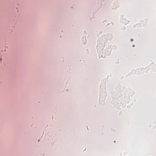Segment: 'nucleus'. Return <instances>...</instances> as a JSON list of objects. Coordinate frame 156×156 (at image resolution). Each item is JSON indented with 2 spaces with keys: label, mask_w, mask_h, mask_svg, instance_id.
Here are the masks:
<instances>
[{
  "label": "nucleus",
  "mask_w": 156,
  "mask_h": 156,
  "mask_svg": "<svg viewBox=\"0 0 156 156\" xmlns=\"http://www.w3.org/2000/svg\"><path fill=\"white\" fill-rule=\"evenodd\" d=\"M133 39H130V41H131V42L133 41Z\"/></svg>",
  "instance_id": "nucleus-1"
},
{
  "label": "nucleus",
  "mask_w": 156,
  "mask_h": 156,
  "mask_svg": "<svg viewBox=\"0 0 156 156\" xmlns=\"http://www.w3.org/2000/svg\"><path fill=\"white\" fill-rule=\"evenodd\" d=\"M134 46H135L134 45H133V47H134Z\"/></svg>",
  "instance_id": "nucleus-2"
}]
</instances>
